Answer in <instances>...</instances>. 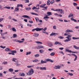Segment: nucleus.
<instances>
[{"label":"nucleus","mask_w":79,"mask_h":79,"mask_svg":"<svg viewBox=\"0 0 79 79\" xmlns=\"http://www.w3.org/2000/svg\"><path fill=\"white\" fill-rule=\"evenodd\" d=\"M73 5L74 6H77V3H76L75 2H74L73 3Z\"/></svg>","instance_id":"obj_43"},{"label":"nucleus","mask_w":79,"mask_h":79,"mask_svg":"<svg viewBox=\"0 0 79 79\" xmlns=\"http://www.w3.org/2000/svg\"><path fill=\"white\" fill-rule=\"evenodd\" d=\"M38 47L40 49V48H44V47L42 46H38Z\"/></svg>","instance_id":"obj_41"},{"label":"nucleus","mask_w":79,"mask_h":79,"mask_svg":"<svg viewBox=\"0 0 79 79\" xmlns=\"http://www.w3.org/2000/svg\"><path fill=\"white\" fill-rule=\"evenodd\" d=\"M72 37V35H69L67 36L66 37V38L68 39L64 40V42H69L70 40H71V38H69V37Z\"/></svg>","instance_id":"obj_1"},{"label":"nucleus","mask_w":79,"mask_h":79,"mask_svg":"<svg viewBox=\"0 0 79 79\" xmlns=\"http://www.w3.org/2000/svg\"><path fill=\"white\" fill-rule=\"evenodd\" d=\"M59 37L60 38V39H64V37L61 36H60Z\"/></svg>","instance_id":"obj_44"},{"label":"nucleus","mask_w":79,"mask_h":79,"mask_svg":"<svg viewBox=\"0 0 79 79\" xmlns=\"http://www.w3.org/2000/svg\"><path fill=\"white\" fill-rule=\"evenodd\" d=\"M72 39H73V40H76V39H79V37L76 38L75 37H73Z\"/></svg>","instance_id":"obj_31"},{"label":"nucleus","mask_w":79,"mask_h":79,"mask_svg":"<svg viewBox=\"0 0 79 79\" xmlns=\"http://www.w3.org/2000/svg\"><path fill=\"white\" fill-rule=\"evenodd\" d=\"M13 38H16V37H17V35H16V34H14L13 35Z\"/></svg>","instance_id":"obj_32"},{"label":"nucleus","mask_w":79,"mask_h":79,"mask_svg":"<svg viewBox=\"0 0 79 79\" xmlns=\"http://www.w3.org/2000/svg\"><path fill=\"white\" fill-rule=\"evenodd\" d=\"M73 47H74L75 48V49H77V47L75 45H74L73 46Z\"/></svg>","instance_id":"obj_53"},{"label":"nucleus","mask_w":79,"mask_h":79,"mask_svg":"<svg viewBox=\"0 0 79 79\" xmlns=\"http://www.w3.org/2000/svg\"><path fill=\"white\" fill-rule=\"evenodd\" d=\"M31 15H36V16H38V14H37L36 13H31Z\"/></svg>","instance_id":"obj_42"},{"label":"nucleus","mask_w":79,"mask_h":79,"mask_svg":"<svg viewBox=\"0 0 79 79\" xmlns=\"http://www.w3.org/2000/svg\"><path fill=\"white\" fill-rule=\"evenodd\" d=\"M31 53V52H27L26 55H30Z\"/></svg>","instance_id":"obj_28"},{"label":"nucleus","mask_w":79,"mask_h":79,"mask_svg":"<svg viewBox=\"0 0 79 79\" xmlns=\"http://www.w3.org/2000/svg\"><path fill=\"white\" fill-rule=\"evenodd\" d=\"M40 70H47V68L45 67H40Z\"/></svg>","instance_id":"obj_7"},{"label":"nucleus","mask_w":79,"mask_h":79,"mask_svg":"<svg viewBox=\"0 0 79 79\" xmlns=\"http://www.w3.org/2000/svg\"><path fill=\"white\" fill-rule=\"evenodd\" d=\"M35 19L36 20V21H37V22L38 21H39V19L38 18L35 17Z\"/></svg>","instance_id":"obj_38"},{"label":"nucleus","mask_w":79,"mask_h":79,"mask_svg":"<svg viewBox=\"0 0 79 79\" xmlns=\"http://www.w3.org/2000/svg\"><path fill=\"white\" fill-rule=\"evenodd\" d=\"M54 11H60V9H56V10H54Z\"/></svg>","instance_id":"obj_50"},{"label":"nucleus","mask_w":79,"mask_h":79,"mask_svg":"<svg viewBox=\"0 0 79 79\" xmlns=\"http://www.w3.org/2000/svg\"><path fill=\"white\" fill-rule=\"evenodd\" d=\"M72 55L73 56H74V57H75V58L74 59V61H76V60H77V56L75 54H72Z\"/></svg>","instance_id":"obj_6"},{"label":"nucleus","mask_w":79,"mask_h":79,"mask_svg":"<svg viewBox=\"0 0 79 79\" xmlns=\"http://www.w3.org/2000/svg\"><path fill=\"white\" fill-rule=\"evenodd\" d=\"M13 69H12L10 68L9 69V71H10V72H13Z\"/></svg>","instance_id":"obj_34"},{"label":"nucleus","mask_w":79,"mask_h":79,"mask_svg":"<svg viewBox=\"0 0 79 79\" xmlns=\"http://www.w3.org/2000/svg\"><path fill=\"white\" fill-rule=\"evenodd\" d=\"M15 11H19V8H15Z\"/></svg>","instance_id":"obj_33"},{"label":"nucleus","mask_w":79,"mask_h":79,"mask_svg":"<svg viewBox=\"0 0 79 79\" xmlns=\"http://www.w3.org/2000/svg\"><path fill=\"white\" fill-rule=\"evenodd\" d=\"M23 21H25V22H27V19H24L23 20Z\"/></svg>","instance_id":"obj_62"},{"label":"nucleus","mask_w":79,"mask_h":79,"mask_svg":"<svg viewBox=\"0 0 79 79\" xmlns=\"http://www.w3.org/2000/svg\"><path fill=\"white\" fill-rule=\"evenodd\" d=\"M65 51L66 52H69V53H73V52L71 51V50H70L69 49H66Z\"/></svg>","instance_id":"obj_14"},{"label":"nucleus","mask_w":79,"mask_h":79,"mask_svg":"<svg viewBox=\"0 0 79 79\" xmlns=\"http://www.w3.org/2000/svg\"><path fill=\"white\" fill-rule=\"evenodd\" d=\"M2 64H8V63L6 62H4L2 63Z\"/></svg>","instance_id":"obj_46"},{"label":"nucleus","mask_w":79,"mask_h":79,"mask_svg":"<svg viewBox=\"0 0 79 79\" xmlns=\"http://www.w3.org/2000/svg\"><path fill=\"white\" fill-rule=\"evenodd\" d=\"M35 37H38V36H39V34H36V33H35L34 35H33Z\"/></svg>","instance_id":"obj_22"},{"label":"nucleus","mask_w":79,"mask_h":79,"mask_svg":"<svg viewBox=\"0 0 79 79\" xmlns=\"http://www.w3.org/2000/svg\"><path fill=\"white\" fill-rule=\"evenodd\" d=\"M5 51H6V52H11V50L9 48H7L5 49Z\"/></svg>","instance_id":"obj_9"},{"label":"nucleus","mask_w":79,"mask_h":79,"mask_svg":"<svg viewBox=\"0 0 79 79\" xmlns=\"http://www.w3.org/2000/svg\"><path fill=\"white\" fill-rule=\"evenodd\" d=\"M70 20L71 21H73L75 22H77V20L74 19V18H73V17L70 19Z\"/></svg>","instance_id":"obj_13"},{"label":"nucleus","mask_w":79,"mask_h":79,"mask_svg":"<svg viewBox=\"0 0 79 79\" xmlns=\"http://www.w3.org/2000/svg\"><path fill=\"white\" fill-rule=\"evenodd\" d=\"M69 31H70L68 29L66 30V32H69Z\"/></svg>","instance_id":"obj_54"},{"label":"nucleus","mask_w":79,"mask_h":79,"mask_svg":"<svg viewBox=\"0 0 79 79\" xmlns=\"http://www.w3.org/2000/svg\"><path fill=\"white\" fill-rule=\"evenodd\" d=\"M56 35V33L52 32L50 34V35L51 36H52V35Z\"/></svg>","instance_id":"obj_23"},{"label":"nucleus","mask_w":79,"mask_h":79,"mask_svg":"<svg viewBox=\"0 0 79 79\" xmlns=\"http://www.w3.org/2000/svg\"><path fill=\"white\" fill-rule=\"evenodd\" d=\"M4 8L10 10V9L11 8V7H10V6L8 7V6H6L5 7H4Z\"/></svg>","instance_id":"obj_26"},{"label":"nucleus","mask_w":79,"mask_h":79,"mask_svg":"<svg viewBox=\"0 0 79 79\" xmlns=\"http://www.w3.org/2000/svg\"><path fill=\"white\" fill-rule=\"evenodd\" d=\"M51 5H52L53 3H55V0H52L50 2Z\"/></svg>","instance_id":"obj_35"},{"label":"nucleus","mask_w":79,"mask_h":79,"mask_svg":"<svg viewBox=\"0 0 79 79\" xmlns=\"http://www.w3.org/2000/svg\"><path fill=\"white\" fill-rule=\"evenodd\" d=\"M30 69L31 70H29V72L27 73V75L28 76H31V75H32L34 73L33 69L31 68Z\"/></svg>","instance_id":"obj_2"},{"label":"nucleus","mask_w":79,"mask_h":79,"mask_svg":"<svg viewBox=\"0 0 79 79\" xmlns=\"http://www.w3.org/2000/svg\"><path fill=\"white\" fill-rule=\"evenodd\" d=\"M46 15V16L44 17V19H49V17L47 15Z\"/></svg>","instance_id":"obj_21"},{"label":"nucleus","mask_w":79,"mask_h":79,"mask_svg":"<svg viewBox=\"0 0 79 79\" xmlns=\"http://www.w3.org/2000/svg\"><path fill=\"white\" fill-rule=\"evenodd\" d=\"M47 27H46L45 28H44L43 30L42 31H46V30L47 29Z\"/></svg>","instance_id":"obj_51"},{"label":"nucleus","mask_w":79,"mask_h":79,"mask_svg":"<svg viewBox=\"0 0 79 79\" xmlns=\"http://www.w3.org/2000/svg\"><path fill=\"white\" fill-rule=\"evenodd\" d=\"M29 22L30 23H33V21H29Z\"/></svg>","instance_id":"obj_60"},{"label":"nucleus","mask_w":79,"mask_h":79,"mask_svg":"<svg viewBox=\"0 0 79 79\" xmlns=\"http://www.w3.org/2000/svg\"><path fill=\"white\" fill-rule=\"evenodd\" d=\"M31 8L30 7H27L25 8V10H26L27 11H29V10H30Z\"/></svg>","instance_id":"obj_24"},{"label":"nucleus","mask_w":79,"mask_h":79,"mask_svg":"<svg viewBox=\"0 0 79 79\" xmlns=\"http://www.w3.org/2000/svg\"><path fill=\"white\" fill-rule=\"evenodd\" d=\"M24 1L26 3H29V0H24Z\"/></svg>","instance_id":"obj_29"},{"label":"nucleus","mask_w":79,"mask_h":79,"mask_svg":"<svg viewBox=\"0 0 79 79\" xmlns=\"http://www.w3.org/2000/svg\"><path fill=\"white\" fill-rule=\"evenodd\" d=\"M0 47L1 48H3V49H4V48H6L5 46H0Z\"/></svg>","instance_id":"obj_39"},{"label":"nucleus","mask_w":79,"mask_h":79,"mask_svg":"<svg viewBox=\"0 0 79 79\" xmlns=\"http://www.w3.org/2000/svg\"><path fill=\"white\" fill-rule=\"evenodd\" d=\"M53 44L52 43H50L49 44V46L50 47H53Z\"/></svg>","instance_id":"obj_19"},{"label":"nucleus","mask_w":79,"mask_h":79,"mask_svg":"<svg viewBox=\"0 0 79 79\" xmlns=\"http://www.w3.org/2000/svg\"><path fill=\"white\" fill-rule=\"evenodd\" d=\"M12 40H13V42H16V39H15V40L13 39Z\"/></svg>","instance_id":"obj_64"},{"label":"nucleus","mask_w":79,"mask_h":79,"mask_svg":"<svg viewBox=\"0 0 79 79\" xmlns=\"http://www.w3.org/2000/svg\"><path fill=\"white\" fill-rule=\"evenodd\" d=\"M53 50V49L51 48H49L48 49L49 51H52V50Z\"/></svg>","instance_id":"obj_59"},{"label":"nucleus","mask_w":79,"mask_h":79,"mask_svg":"<svg viewBox=\"0 0 79 79\" xmlns=\"http://www.w3.org/2000/svg\"><path fill=\"white\" fill-rule=\"evenodd\" d=\"M39 52L40 53H43L44 51H43V50H39Z\"/></svg>","instance_id":"obj_40"},{"label":"nucleus","mask_w":79,"mask_h":79,"mask_svg":"<svg viewBox=\"0 0 79 79\" xmlns=\"http://www.w3.org/2000/svg\"><path fill=\"white\" fill-rule=\"evenodd\" d=\"M15 64L17 66H20V65H21V64L18 63V60L16 61Z\"/></svg>","instance_id":"obj_10"},{"label":"nucleus","mask_w":79,"mask_h":79,"mask_svg":"<svg viewBox=\"0 0 79 79\" xmlns=\"http://www.w3.org/2000/svg\"><path fill=\"white\" fill-rule=\"evenodd\" d=\"M44 5H41L40 6V8H44Z\"/></svg>","instance_id":"obj_52"},{"label":"nucleus","mask_w":79,"mask_h":79,"mask_svg":"<svg viewBox=\"0 0 79 79\" xmlns=\"http://www.w3.org/2000/svg\"><path fill=\"white\" fill-rule=\"evenodd\" d=\"M47 16H50L51 15H52V12H47Z\"/></svg>","instance_id":"obj_12"},{"label":"nucleus","mask_w":79,"mask_h":79,"mask_svg":"<svg viewBox=\"0 0 79 79\" xmlns=\"http://www.w3.org/2000/svg\"><path fill=\"white\" fill-rule=\"evenodd\" d=\"M17 42H19V43H21V41L19 40H17L16 41Z\"/></svg>","instance_id":"obj_61"},{"label":"nucleus","mask_w":79,"mask_h":79,"mask_svg":"<svg viewBox=\"0 0 79 79\" xmlns=\"http://www.w3.org/2000/svg\"><path fill=\"white\" fill-rule=\"evenodd\" d=\"M12 19L14 21H17V20H16V19Z\"/></svg>","instance_id":"obj_58"},{"label":"nucleus","mask_w":79,"mask_h":79,"mask_svg":"<svg viewBox=\"0 0 79 79\" xmlns=\"http://www.w3.org/2000/svg\"><path fill=\"white\" fill-rule=\"evenodd\" d=\"M41 64H44V63H46L47 61H43V60H42L41 61Z\"/></svg>","instance_id":"obj_20"},{"label":"nucleus","mask_w":79,"mask_h":79,"mask_svg":"<svg viewBox=\"0 0 79 79\" xmlns=\"http://www.w3.org/2000/svg\"><path fill=\"white\" fill-rule=\"evenodd\" d=\"M4 19L3 18H2L0 19V22H2Z\"/></svg>","instance_id":"obj_48"},{"label":"nucleus","mask_w":79,"mask_h":79,"mask_svg":"<svg viewBox=\"0 0 79 79\" xmlns=\"http://www.w3.org/2000/svg\"><path fill=\"white\" fill-rule=\"evenodd\" d=\"M72 53H78L79 52H77L72 51Z\"/></svg>","instance_id":"obj_45"},{"label":"nucleus","mask_w":79,"mask_h":79,"mask_svg":"<svg viewBox=\"0 0 79 79\" xmlns=\"http://www.w3.org/2000/svg\"><path fill=\"white\" fill-rule=\"evenodd\" d=\"M12 31L14 32H16V29H15V28L14 27H13L12 28Z\"/></svg>","instance_id":"obj_30"},{"label":"nucleus","mask_w":79,"mask_h":79,"mask_svg":"<svg viewBox=\"0 0 79 79\" xmlns=\"http://www.w3.org/2000/svg\"><path fill=\"white\" fill-rule=\"evenodd\" d=\"M59 44V42L57 41H55L54 44V45H58Z\"/></svg>","instance_id":"obj_36"},{"label":"nucleus","mask_w":79,"mask_h":79,"mask_svg":"<svg viewBox=\"0 0 79 79\" xmlns=\"http://www.w3.org/2000/svg\"><path fill=\"white\" fill-rule=\"evenodd\" d=\"M11 53H12V55H15V53H16V51L15 50H11L10 51Z\"/></svg>","instance_id":"obj_3"},{"label":"nucleus","mask_w":79,"mask_h":79,"mask_svg":"<svg viewBox=\"0 0 79 79\" xmlns=\"http://www.w3.org/2000/svg\"><path fill=\"white\" fill-rule=\"evenodd\" d=\"M19 75L20 76H25V74L24 73H19Z\"/></svg>","instance_id":"obj_11"},{"label":"nucleus","mask_w":79,"mask_h":79,"mask_svg":"<svg viewBox=\"0 0 79 79\" xmlns=\"http://www.w3.org/2000/svg\"><path fill=\"white\" fill-rule=\"evenodd\" d=\"M53 28L54 29H56V26H53Z\"/></svg>","instance_id":"obj_47"},{"label":"nucleus","mask_w":79,"mask_h":79,"mask_svg":"<svg viewBox=\"0 0 79 79\" xmlns=\"http://www.w3.org/2000/svg\"><path fill=\"white\" fill-rule=\"evenodd\" d=\"M8 19H11V16H10L8 17Z\"/></svg>","instance_id":"obj_63"},{"label":"nucleus","mask_w":79,"mask_h":79,"mask_svg":"<svg viewBox=\"0 0 79 79\" xmlns=\"http://www.w3.org/2000/svg\"><path fill=\"white\" fill-rule=\"evenodd\" d=\"M39 56H40V55H39V54H37L36 55H34L35 57H39Z\"/></svg>","instance_id":"obj_27"},{"label":"nucleus","mask_w":79,"mask_h":79,"mask_svg":"<svg viewBox=\"0 0 79 79\" xmlns=\"http://www.w3.org/2000/svg\"><path fill=\"white\" fill-rule=\"evenodd\" d=\"M59 20L60 22H63V20L61 19H59Z\"/></svg>","instance_id":"obj_57"},{"label":"nucleus","mask_w":79,"mask_h":79,"mask_svg":"<svg viewBox=\"0 0 79 79\" xmlns=\"http://www.w3.org/2000/svg\"><path fill=\"white\" fill-rule=\"evenodd\" d=\"M61 68V66L60 65H57L55 66V67L54 68V69H60Z\"/></svg>","instance_id":"obj_4"},{"label":"nucleus","mask_w":79,"mask_h":79,"mask_svg":"<svg viewBox=\"0 0 79 79\" xmlns=\"http://www.w3.org/2000/svg\"><path fill=\"white\" fill-rule=\"evenodd\" d=\"M67 74H69V75H70V76H73V74L72 73H68Z\"/></svg>","instance_id":"obj_37"},{"label":"nucleus","mask_w":79,"mask_h":79,"mask_svg":"<svg viewBox=\"0 0 79 79\" xmlns=\"http://www.w3.org/2000/svg\"><path fill=\"white\" fill-rule=\"evenodd\" d=\"M55 54V53L54 52H52L50 54V55H51V56H54Z\"/></svg>","instance_id":"obj_25"},{"label":"nucleus","mask_w":79,"mask_h":79,"mask_svg":"<svg viewBox=\"0 0 79 79\" xmlns=\"http://www.w3.org/2000/svg\"><path fill=\"white\" fill-rule=\"evenodd\" d=\"M72 16H73V14L71 13H70V15H69L68 17L71 18V17H72Z\"/></svg>","instance_id":"obj_16"},{"label":"nucleus","mask_w":79,"mask_h":79,"mask_svg":"<svg viewBox=\"0 0 79 79\" xmlns=\"http://www.w3.org/2000/svg\"><path fill=\"white\" fill-rule=\"evenodd\" d=\"M50 0H48V1L47 2V5H50Z\"/></svg>","instance_id":"obj_17"},{"label":"nucleus","mask_w":79,"mask_h":79,"mask_svg":"<svg viewBox=\"0 0 79 79\" xmlns=\"http://www.w3.org/2000/svg\"><path fill=\"white\" fill-rule=\"evenodd\" d=\"M42 31L43 33H44V34H47V35H48V32H46V30L44 31V30H42Z\"/></svg>","instance_id":"obj_15"},{"label":"nucleus","mask_w":79,"mask_h":79,"mask_svg":"<svg viewBox=\"0 0 79 79\" xmlns=\"http://www.w3.org/2000/svg\"><path fill=\"white\" fill-rule=\"evenodd\" d=\"M60 13H62L63 15L64 14V10H63L62 9H60Z\"/></svg>","instance_id":"obj_18"},{"label":"nucleus","mask_w":79,"mask_h":79,"mask_svg":"<svg viewBox=\"0 0 79 79\" xmlns=\"http://www.w3.org/2000/svg\"><path fill=\"white\" fill-rule=\"evenodd\" d=\"M22 17H23V18H29V19H31V18H30V17L28 16V15H24L22 16Z\"/></svg>","instance_id":"obj_8"},{"label":"nucleus","mask_w":79,"mask_h":79,"mask_svg":"<svg viewBox=\"0 0 79 79\" xmlns=\"http://www.w3.org/2000/svg\"><path fill=\"white\" fill-rule=\"evenodd\" d=\"M48 7V6H46V7H44V8H45V10H47V8Z\"/></svg>","instance_id":"obj_55"},{"label":"nucleus","mask_w":79,"mask_h":79,"mask_svg":"<svg viewBox=\"0 0 79 79\" xmlns=\"http://www.w3.org/2000/svg\"><path fill=\"white\" fill-rule=\"evenodd\" d=\"M43 29V28H36V31H41V30H42Z\"/></svg>","instance_id":"obj_5"},{"label":"nucleus","mask_w":79,"mask_h":79,"mask_svg":"<svg viewBox=\"0 0 79 79\" xmlns=\"http://www.w3.org/2000/svg\"><path fill=\"white\" fill-rule=\"evenodd\" d=\"M50 59H47L46 60L47 61H50Z\"/></svg>","instance_id":"obj_49"},{"label":"nucleus","mask_w":79,"mask_h":79,"mask_svg":"<svg viewBox=\"0 0 79 79\" xmlns=\"http://www.w3.org/2000/svg\"><path fill=\"white\" fill-rule=\"evenodd\" d=\"M12 61H14V62H16V60H15V58H14L12 59Z\"/></svg>","instance_id":"obj_56"}]
</instances>
